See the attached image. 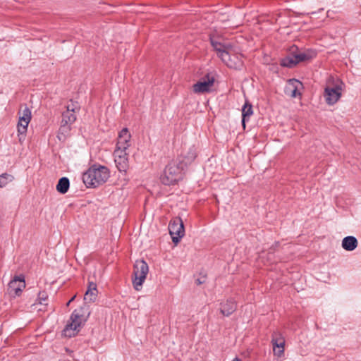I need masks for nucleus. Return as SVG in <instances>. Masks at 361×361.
<instances>
[{
    "label": "nucleus",
    "instance_id": "nucleus-18",
    "mask_svg": "<svg viewBox=\"0 0 361 361\" xmlns=\"http://www.w3.org/2000/svg\"><path fill=\"white\" fill-rule=\"evenodd\" d=\"M236 309V305L233 300H228L221 304L220 311L224 316L231 315Z\"/></svg>",
    "mask_w": 361,
    "mask_h": 361
},
{
    "label": "nucleus",
    "instance_id": "nucleus-25",
    "mask_svg": "<svg viewBox=\"0 0 361 361\" xmlns=\"http://www.w3.org/2000/svg\"><path fill=\"white\" fill-rule=\"evenodd\" d=\"M195 150L193 148H192L190 149L187 154L184 155V159L183 160V161H184L185 164H188L192 162L195 159Z\"/></svg>",
    "mask_w": 361,
    "mask_h": 361
},
{
    "label": "nucleus",
    "instance_id": "nucleus-11",
    "mask_svg": "<svg viewBox=\"0 0 361 361\" xmlns=\"http://www.w3.org/2000/svg\"><path fill=\"white\" fill-rule=\"evenodd\" d=\"M214 79L207 76L206 78L198 81L192 86V91L195 94H204L210 91L214 85Z\"/></svg>",
    "mask_w": 361,
    "mask_h": 361
},
{
    "label": "nucleus",
    "instance_id": "nucleus-27",
    "mask_svg": "<svg viewBox=\"0 0 361 361\" xmlns=\"http://www.w3.org/2000/svg\"><path fill=\"white\" fill-rule=\"evenodd\" d=\"M75 295H74L73 297L71 298V299L67 302L66 305L68 306L70 305V303L71 302H73L74 300V299L75 298Z\"/></svg>",
    "mask_w": 361,
    "mask_h": 361
},
{
    "label": "nucleus",
    "instance_id": "nucleus-1",
    "mask_svg": "<svg viewBox=\"0 0 361 361\" xmlns=\"http://www.w3.org/2000/svg\"><path fill=\"white\" fill-rule=\"evenodd\" d=\"M210 40L217 56L228 67L240 68L243 66L242 56L235 47L220 38L211 37Z\"/></svg>",
    "mask_w": 361,
    "mask_h": 361
},
{
    "label": "nucleus",
    "instance_id": "nucleus-3",
    "mask_svg": "<svg viewBox=\"0 0 361 361\" xmlns=\"http://www.w3.org/2000/svg\"><path fill=\"white\" fill-rule=\"evenodd\" d=\"M109 178V171L105 166H92L83 176V182L88 187H97L104 183Z\"/></svg>",
    "mask_w": 361,
    "mask_h": 361
},
{
    "label": "nucleus",
    "instance_id": "nucleus-22",
    "mask_svg": "<svg viewBox=\"0 0 361 361\" xmlns=\"http://www.w3.org/2000/svg\"><path fill=\"white\" fill-rule=\"evenodd\" d=\"M71 125L70 124L62 123V122L61 123V126L57 135L59 140H63L66 139V135L71 130Z\"/></svg>",
    "mask_w": 361,
    "mask_h": 361
},
{
    "label": "nucleus",
    "instance_id": "nucleus-5",
    "mask_svg": "<svg viewBox=\"0 0 361 361\" xmlns=\"http://www.w3.org/2000/svg\"><path fill=\"white\" fill-rule=\"evenodd\" d=\"M183 167L176 161L170 162L161 176L163 184L170 185L175 184L182 178Z\"/></svg>",
    "mask_w": 361,
    "mask_h": 361
},
{
    "label": "nucleus",
    "instance_id": "nucleus-28",
    "mask_svg": "<svg viewBox=\"0 0 361 361\" xmlns=\"http://www.w3.org/2000/svg\"><path fill=\"white\" fill-rule=\"evenodd\" d=\"M233 361H242V360H240V359H238V358H235Z\"/></svg>",
    "mask_w": 361,
    "mask_h": 361
},
{
    "label": "nucleus",
    "instance_id": "nucleus-4",
    "mask_svg": "<svg viewBox=\"0 0 361 361\" xmlns=\"http://www.w3.org/2000/svg\"><path fill=\"white\" fill-rule=\"evenodd\" d=\"M343 88V83L341 81L336 80L334 82L333 78H329L324 93L326 102L329 105L335 104L341 97Z\"/></svg>",
    "mask_w": 361,
    "mask_h": 361
},
{
    "label": "nucleus",
    "instance_id": "nucleus-12",
    "mask_svg": "<svg viewBox=\"0 0 361 361\" xmlns=\"http://www.w3.org/2000/svg\"><path fill=\"white\" fill-rule=\"evenodd\" d=\"M79 107L76 103L71 102L66 106V110L62 114V123L72 125L76 120L75 112Z\"/></svg>",
    "mask_w": 361,
    "mask_h": 361
},
{
    "label": "nucleus",
    "instance_id": "nucleus-16",
    "mask_svg": "<svg viewBox=\"0 0 361 361\" xmlns=\"http://www.w3.org/2000/svg\"><path fill=\"white\" fill-rule=\"evenodd\" d=\"M342 247L346 251H353L358 245V241L354 236L345 237L341 243Z\"/></svg>",
    "mask_w": 361,
    "mask_h": 361
},
{
    "label": "nucleus",
    "instance_id": "nucleus-20",
    "mask_svg": "<svg viewBox=\"0 0 361 361\" xmlns=\"http://www.w3.org/2000/svg\"><path fill=\"white\" fill-rule=\"evenodd\" d=\"M70 186V182L68 178L66 177H63L59 179L57 185H56V190L59 192L61 194H65L68 190Z\"/></svg>",
    "mask_w": 361,
    "mask_h": 361
},
{
    "label": "nucleus",
    "instance_id": "nucleus-21",
    "mask_svg": "<svg viewBox=\"0 0 361 361\" xmlns=\"http://www.w3.org/2000/svg\"><path fill=\"white\" fill-rule=\"evenodd\" d=\"M252 113H253V111H252V105L250 104H249L248 102H245L242 109V116H243L242 123H243L244 128H245L246 120L250 118V116L252 114Z\"/></svg>",
    "mask_w": 361,
    "mask_h": 361
},
{
    "label": "nucleus",
    "instance_id": "nucleus-17",
    "mask_svg": "<svg viewBox=\"0 0 361 361\" xmlns=\"http://www.w3.org/2000/svg\"><path fill=\"white\" fill-rule=\"evenodd\" d=\"M98 294L97 285L94 282H89L88 288L85 294L84 300L89 302L95 301Z\"/></svg>",
    "mask_w": 361,
    "mask_h": 361
},
{
    "label": "nucleus",
    "instance_id": "nucleus-13",
    "mask_svg": "<svg viewBox=\"0 0 361 361\" xmlns=\"http://www.w3.org/2000/svg\"><path fill=\"white\" fill-rule=\"evenodd\" d=\"M274 355L281 357L284 355L285 339L279 333H274L271 339Z\"/></svg>",
    "mask_w": 361,
    "mask_h": 361
},
{
    "label": "nucleus",
    "instance_id": "nucleus-8",
    "mask_svg": "<svg viewBox=\"0 0 361 361\" xmlns=\"http://www.w3.org/2000/svg\"><path fill=\"white\" fill-rule=\"evenodd\" d=\"M169 230L172 241L177 245L185 234L184 226L182 220L180 219H176L171 221L169 225Z\"/></svg>",
    "mask_w": 361,
    "mask_h": 361
},
{
    "label": "nucleus",
    "instance_id": "nucleus-26",
    "mask_svg": "<svg viewBox=\"0 0 361 361\" xmlns=\"http://www.w3.org/2000/svg\"><path fill=\"white\" fill-rule=\"evenodd\" d=\"M48 298V295L44 291H41L39 293L37 301L38 303L40 305H47V303L46 302Z\"/></svg>",
    "mask_w": 361,
    "mask_h": 361
},
{
    "label": "nucleus",
    "instance_id": "nucleus-15",
    "mask_svg": "<svg viewBox=\"0 0 361 361\" xmlns=\"http://www.w3.org/2000/svg\"><path fill=\"white\" fill-rule=\"evenodd\" d=\"M302 85L299 80L295 79H290L288 82L285 92L291 97L295 98L300 94L299 90L302 87Z\"/></svg>",
    "mask_w": 361,
    "mask_h": 361
},
{
    "label": "nucleus",
    "instance_id": "nucleus-19",
    "mask_svg": "<svg viewBox=\"0 0 361 361\" xmlns=\"http://www.w3.org/2000/svg\"><path fill=\"white\" fill-rule=\"evenodd\" d=\"M30 122V121H18L17 128L20 142H23L24 140V135L27 132Z\"/></svg>",
    "mask_w": 361,
    "mask_h": 361
},
{
    "label": "nucleus",
    "instance_id": "nucleus-14",
    "mask_svg": "<svg viewBox=\"0 0 361 361\" xmlns=\"http://www.w3.org/2000/svg\"><path fill=\"white\" fill-rule=\"evenodd\" d=\"M131 135L127 128L122 129L118 137L116 148L128 149L130 146Z\"/></svg>",
    "mask_w": 361,
    "mask_h": 361
},
{
    "label": "nucleus",
    "instance_id": "nucleus-23",
    "mask_svg": "<svg viewBox=\"0 0 361 361\" xmlns=\"http://www.w3.org/2000/svg\"><path fill=\"white\" fill-rule=\"evenodd\" d=\"M18 115V121H31V111L26 106L20 109Z\"/></svg>",
    "mask_w": 361,
    "mask_h": 361
},
{
    "label": "nucleus",
    "instance_id": "nucleus-7",
    "mask_svg": "<svg viewBox=\"0 0 361 361\" xmlns=\"http://www.w3.org/2000/svg\"><path fill=\"white\" fill-rule=\"evenodd\" d=\"M315 54V52L313 51H298L295 53H293L291 56L283 59L281 64L283 66L291 68L300 62L306 61L314 58Z\"/></svg>",
    "mask_w": 361,
    "mask_h": 361
},
{
    "label": "nucleus",
    "instance_id": "nucleus-9",
    "mask_svg": "<svg viewBox=\"0 0 361 361\" xmlns=\"http://www.w3.org/2000/svg\"><path fill=\"white\" fill-rule=\"evenodd\" d=\"M114 161L120 171H126L128 168V153L127 149L116 148L114 152Z\"/></svg>",
    "mask_w": 361,
    "mask_h": 361
},
{
    "label": "nucleus",
    "instance_id": "nucleus-2",
    "mask_svg": "<svg viewBox=\"0 0 361 361\" xmlns=\"http://www.w3.org/2000/svg\"><path fill=\"white\" fill-rule=\"evenodd\" d=\"M90 312L85 307L75 310L71 315L70 320L65 326L63 334L66 337H73L78 334L82 326L87 322Z\"/></svg>",
    "mask_w": 361,
    "mask_h": 361
},
{
    "label": "nucleus",
    "instance_id": "nucleus-24",
    "mask_svg": "<svg viewBox=\"0 0 361 361\" xmlns=\"http://www.w3.org/2000/svg\"><path fill=\"white\" fill-rule=\"evenodd\" d=\"M13 180V177L8 173H3L0 175V188L6 185L9 182Z\"/></svg>",
    "mask_w": 361,
    "mask_h": 361
},
{
    "label": "nucleus",
    "instance_id": "nucleus-10",
    "mask_svg": "<svg viewBox=\"0 0 361 361\" xmlns=\"http://www.w3.org/2000/svg\"><path fill=\"white\" fill-rule=\"evenodd\" d=\"M25 288V282L22 276H16L8 283V293L13 297L18 296Z\"/></svg>",
    "mask_w": 361,
    "mask_h": 361
},
{
    "label": "nucleus",
    "instance_id": "nucleus-6",
    "mask_svg": "<svg viewBox=\"0 0 361 361\" xmlns=\"http://www.w3.org/2000/svg\"><path fill=\"white\" fill-rule=\"evenodd\" d=\"M149 271L147 264L144 260H137L134 264L133 285L136 290H140Z\"/></svg>",
    "mask_w": 361,
    "mask_h": 361
}]
</instances>
